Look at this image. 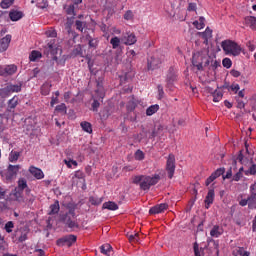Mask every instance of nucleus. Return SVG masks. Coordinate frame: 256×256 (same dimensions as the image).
<instances>
[{
	"label": "nucleus",
	"instance_id": "obj_20",
	"mask_svg": "<svg viewBox=\"0 0 256 256\" xmlns=\"http://www.w3.org/2000/svg\"><path fill=\"white\" fill-rule=\"evenodd\" d=\"M86 40L88 41L89 49H97V47H99L98 38H92L91 35H86Z\"/></svg>",
	"mask_w": 256,
	"mask_h": 256
},
{
	"label": "nucleus",
	"instance_id": "obj_31",
	"mask_svg": "<svg viewBox=\"0 0 256 256\" xmlns=\"http://www.w3.org/2000/svg\"><path fill=\"white\" fill-rule=\"evenodd\" d=\"M158 111H159V105L158 104H154V105L149 106L146 109V115L148 117H151V115H155V113H157Z\"/></svg>",
	"mask_w": 256,
	"mask_h": 256
},
{
	"label": "nucleus",
	"instance_id": "obj_35",
	"mask_svg": "<svg viewBox=\"0 0 256 256\" xmlns=\"http://www.w3.org/2000/svg\"><path fill=\"white\" fill-rule=\"evenodd\" d=\"M100 251H101V253H103V255L109 256V255H111L113 248L109 244H104L100 247Z\"/></svg>",
	"mask_w": 256,
	"mask_h": 256
},
{
	"label": "nucleus",
	"instance_id": "obj_21",
	"mask_svg": "<svg viewBox=\"0 0 256 256\" xmlns=\"http://www.w3.org/2000/svg\"><path fill=\"white\" fill-rule=\"evenodd\" d=\"M202 39H204V43H207L211 37H213V30L211 28L207 27L204 32L198 33Z\"/></svg>",
	"mask_w": 256,
	"mask_h": 256
},
{
	"label": "nucleus",
	"instance_id": "obj_5",
	"mask_svg": "<svg viewBox=\"0 0 256 256\" xmlns=\"http://www.w3.org/2000/svg\"><path fill=\"white\" fill-rule=\"evenodd\" d=\"M21 170V165L9 164L5 171L0 172L1 177L6 181H13L17 177V173Z\"/></svg>",
	"mask_w": 256,
	"mask_h": 256
},
{
	"label": "nucleus",
	"instance_id": "obj_10",
	"mask_svg": "<svg viewBox=\"0 0 256 256\" xmlns=\"http://www.w3.org/2000/svg\"><path fill=\"white\" fill-rule=\"evenodd\" d=\"M249 209H256V182L250 186Z\"/></svg>",
	"mask_w": 256,
	"mask_h": 256
},
{
	"label": "nucleus",
	"instance_id": "obj_30",
	"mask_svg": "<svg viewBox=\"0 0 256 256\" xmlns=\"http://www.w3.org/2000/svg\"><path fill=\"white\" fill-rule=\"evenodd\" d=\"M19 157H21V152H17V151H11L9 154V161L10 163H17V161H19Z\"/></svg>",
	"mask_w": 256,
	"mask_h": 256
},
{
	"label": "nucleus",
	"instance_id": "obj_24",
	"mask_svg": "<svg viewBox=\"0 0 256 256\" xmlns=\"http://www.w3.org/2000/svg\"><path fill=\"white\" fill-rule=\"evenodd\" d=\"M96 93V99H105V89L103 88V84L100 82H97V90Z\"/></svg>",
	"mask_w": 256,
	"mask_h": 256
},
{
	"label": "nucleus",
	"instance_id": "obj_41",
	"mask_svg": "<svg viewBox=\"0 0 256 256\" xmlns=\"http://www.w3.org/2000/svg\"><path fill=\"white\" fill-rule=\"evenodd\" d=\"M55 111L61 113V115H67V105H65V103L57 105Z\"/></svg>",
	"mask_w": 256,
	"mask_h": 256
},
{
	"label": "nucleus",
	"instance_id": "obj_32",
	"mask_svg": "<svg viewBox=\"0 0 256 256\" xmlns=\"http://www.w3.org/2000/svg\"><path fill=\"white\" fill-rule=\"evenodd\" d=\"M80 126L82 130L85 131V133H89V134L93 133V126L91 125V123L84 121V122H81Z\"/></svg>",
	"mask_w": 256,
	"mask_h": 256
},
{
	"label": "nucleus",
	"instance_id": "obj_8",
	"mask_svg": "<svg viewBox=\"0 0 256 256\" xmlns=\"http://www.w3.org/2000/svg\"><path fill=\"white\" fill-rule=\"evenodd\" d=\"M121 42L124 45H135L137 43V36L135 33L128 31L122 35Z\"/></svg>",
	"mask_w": 256,
	"mask_h": 256
},
{
	"label": "nucleus",
	"instance_id": "obj_58",
	"mask_svg": "<svg viewBox=\"0 0 256 256\" xmlns=\"http://www.w3.org/2000/svg\"><path fill=\"white\" fill-rule=\"evenodd\" d=\"M70 229H79V224H77V222L75 221H71L68 222V224H66Z\"/></svg>",
	"mask_w": 256,
	"mask_h": 256
},
{
	"label": "nucleus",
	"instance_id": "obj_9",
	"mask_svg": "<svg viewBox=\"0 0 256 256\" xmlns=\"http://www.w3.org/2000/svg\"><path fill=\"white\" fill-rule=\"evenodd\" d=\"M225 173V168H218L216 171H214L205 181L206 187H209L215 179H219L221 175Z\"/></svg>",
	"mask_w": 256,
	"mask_h": 256
},
{
	"label": "nucleus",
	"instance_id": "obj_37",
	"mask_svg": "<svg viewBox=\"0 0 256 256\" xmlns=\"http://www.w3.org/2000/svg\"><path fill=\"white\" fill-rule=\"evenodd\" d=\"M110 45H112V49H118L121 45V39L117 36H114L110 39Z\"/></svg>",
	"mask_w": 256,
	"mask_h": 256
},
{
	"label": "nucleus",
	"instance_id": "obj_52",
	"mask_svg": "<svg viewBox=\"0 0 256 256\" xmlns=\"http://www.w3.org/2000/svg\"><path fill=\"white\" fill-rule=\"evenodd\" d=\"M133 17H134L133 11L131 10H127L124 14L125 21H133Z\"/></svg>",
	"mask_w": 256,
	"mask_h": 256
},
{
	"label": "nucleus",
	"instance_id": "obj_16",
	"mask_svg": "<svg viewBox=\"0 0 256 256\" xmlns=\"http://www.w3.org/2000/svg\"><path fill=\"white\" fill-rule=\"evenodd\" d=\"M165 133V127L161 124H158L154 127L150 139H155V137H161Z\"/></svg>",
	"mask_w": 256,
	"mask_h": 256
},
{
	"label": "nucleus",
	"instance_id": "obj_45",
	"mask_svg": "<svg viewBox=\"0 0 256 256\" xmlns=\"http://www.w3.org/2000/svg\"><path fill=\"white\" fill-rule=\"evenodd\" d=\"M13 3H15V0H2L0 6L2 9H9Z\"/></svg>",
	"mask_w": 256,
	"mask_h": 256
},
{
	"label": "nucleus",
	"instance_id": "obj_43",
	"mask_svg": "<svg viewBox=\"0 0 256 256\" xmlns=\"http://www.w3.org/2000/svg\"><path fill=\"white\" fill-rule=\"evenodd\" d=\"M244 174L249 177V175H256V164H251L248 170L244 171Z\"/></svg>",
	"mask_w": 256,
	"mask_h": 256
},
{
	"label": "nucleus",
	"instance_id": "obj_25",
	"mask_svg": "<svg viewBox=\"0 0 256 256\" xmlns=\"http://www.w3.org/2000/svg\"><path fill=\"white\" fill-rule=\"evenodd\" d=\"M15 73H17V66H15V64L5 66L4 77L15 75Z\"/></svg>",
	"mask_w": 256,
	"mask_h": 256
},
{
	"label": "nucleus",
	"instance_id": "obj_47",
	"mask_svg": "<svg viewBox=\"0 0 256 256\" xmlns=\"http://www.w3.org/2000/svg\"><path fill=\"white\" fill-rule=\"evenodd\" d=\"M13 227H15V224L13 223V221H8L5 224V231H6V233H13Z\"/></svg>",
	"mask_w": 256,
	"mask_h": 256
},
{
	"label": "nucleus",
	"instance_id": "obj_46",
	"mask_svg": "<svg viewBox=\"0 0 256 256\" xmlns=\"http://www.w3.org/2000/svg\"><path fill=\"white\" fill-rule=\"evenodd\" d=\"M159 63L161 62L152 58V60L148 62V69H157L159 67Z\"/></svg>",
	"mask_w": 256,
	"mask_h": 256
},
{
	"label": "nucleus",
	"instance_id": "obj_44",
	"mask_svg": "<svg viewBox=\"0 0 256 256\" xmlns=\"http://www.w3.org/2000/svg\"><path fill=\"white\" fill-rule=\"evenodd\" d=\"M134 158L136 161H143L145 159V153L138 149L134 154Z\"/></svg>",
	"mask_w": 256,
	"mask_h": 256
},
{
	"label": "nucleus",
	"instance_id": "obj_49",
	"mask_svg": "<svg viewBox=\"0 0 256 256\" xmlns=\"http://www.w3.org/2000/svg\"><path fill=\"white\" fill-rule=\"evenodd\" d=\"M222 65L223 67H225L226 69H231V66L233 65V62L229 59V58H224L222 60Z\"/></svg>",
	"mask_w": 256,
	"mask_h": 256
},
{
	"label": "nucleus",
	"instance_id": "obj_64",
	"mask_svg": "<svg viewBox=\"0 0 256 256\" xmlns=\"http://www.w3.org/2000/svg\"><path fill=\"white\" fill-rule=\"evenodd\" d=\"M230 75H232V77H241V72H239V70H231Z\"/></svg>",
	"mask_w": 256,
	"mask_h": 256
},
{
	"label": "nucleus",
	"instance_id": "obj_6",
	"mask_svg": "<svg viewBox=\"0 0 256 256\" xmlns=\"http://www.w3.org/2000/svg\"><path fill=\"white\" fill-rule=\"evenodd\" d=\"M77 241V236L73 235V234H70V235H67V236H64L62 238H59L57 240V245L59 247H71V245H73V243H76Z\"/></svg>",
	"mask_w": 256,
	"mask_h": 256
},
{
	"label": "nucleus",
	"instance_id": "obj_50",
	"mask_svg": "<svg viewBox=\"0 0 256 256\" xmlns=\"http://www.w3.org/2000/svg\"><path fill=\"white\" fill-rule=\"evenodd\" d=\"M73 181L75 179H85V173H83V171L81 170H77L74 174V176L72 177Z\"/></svg>",
	"mask_w": 256,
	"mask_h": 256
},
{
	"label": "nucleus",
	"instance_id": "obj_22",
	"mask_svg": "<svg viewBox=\"0 0 256 256\" xmlns=\"http://www.w3.org/2000/svg\"><path fill=\"white\" fill-rule=\"evenodd\" d=\"M9 17L12 21H20V19H23L24 14L23 12L18 10H11L9 12Z\"/></svg>",
	"mask_w": 256,
	"mask_h": 256
},
{
	"label": "nucleus",
	"instance_id": "obj_3",
	"mask_svg": "<svg viewBox=\"0 0 256 256\" xmlns=\"http://www.w3.org/2000/svg\"><path fill=\"white\" fill-rule=\"evenodd\" d=\"M221 47L225 53V55H233V57H237L241 55V46L231 40H224L221 43Z\"/></svg>",
	"mask_w": 256,
	"mask_h": 256
},
{
	"label": "nucleus",
	"instance_id": "obj_48",
	"mask_svg": "<svg viewBox=\"0 0 256 256\" xmlns=\"http://www.w3.org/2000/svg\"><path fill=\"white\" fill-rule=\"evenodd\" d=\"M237 255H239V256H250L251 252L246 251L245 248H243V247H239L237 249Z\"/></svg>",
	"mask_w": 256,
	"mask_h": 256
},
{
	"label": "nucleus",
	"instance_id": "obj_29",
	"mask_svg": "<svg viewBox=\"0 0 256 256\" xmlns=\"http://www.w3.org/2000/svg\"><path fill=\"white\" fill-rule=\"evenodd\" d=\"M193 25L198 30L205 29V17L200 16L198 20L193 22Z\"/></svg>",
	"mask_w": 256,
	"mask_h": 256
},
{
	"label": "nucleus",
	"instance_id": "obj_17",
	"mask_svg": "<svg viewBox=\"0 0 256 256\" xmlns=\"http://www.w3.org/2000/svg\"><path fill=\"white\" fill-rule=\"evenodd\" d=\"M10 197L13 201H17L18 203H23V191L15 188L11 193Z\"/></svg>",
	"mask_w": 256,
	"mask_h": 256
},
{
	"label": "nucleus",
	"instance_id": "obj_40",
	"mask_svg": "<svg viewBox=\"0 0 256 256\" xmlns=\"http://www.w3.org/2000/svg\"><path fill=\"white\" fill-rule=\"evenodd\" d=\"M28 185H27V180H25V178H20L18 180V187L16 189H18L19 191H25V189H27Z\"/></svg>",
	"mask_w": 256,
	"mask_h": 256
},
{
	"label": "nucleus",
	"instance_id": "obj_1",
	"mask_svg": "<svg viewBox=\"0 0 256 256\" xmlns=\"http://www.w3.org/2000/svg\"><path fill=\"white\" fill-rule=\"evenodd\" d=\"M46 37H50L51 39L48 40L47 44L44 46V55L48 57V59H52V61H56V63H59V58L57 55L59 53H63V50L61 49V46H59V43H57V31L54 29H50L46 31Z\"/></svg>",
	"mask_w": 256,
	"mask_h": 256
},
{
	"label": "nucleus",
	"instance_id": "obj_59",
	"mask_svg": "<svg viewBox=\"0 0 256 256\" xmlns=\"http://www.w3.org/2000/svg\"><path fill=\"white\" fill-rule=\"evenodd\" d=\"M75 209H76L75 206L70 207L66 215H68L69 217L75 218Z\"/></svg>",
	"mask_w": 256,
	"mask_h": 256
},
{
	"label": "nucleus",
	"instance_id": "obj_62",
	"mask_svg": "<svg viewBox=\"0 0 256 256\" xmlns=\"http://www.w3.org/2000/svg\"><path fill=\"white\" fill-rule=\"evenodd\" d=\"M230 89H231V91H234V93H238L239 89H240L239 84H232L230 86Z\"/></svg>",
	"mask_w": 256,
	"mask_h": 256
},
{
	"label": "nucleus",
	"instance_id": "obj_23",
	"mask_svg": "<svg viewBox=\"0 0 256 256\" xmlns=\"http://www.w3.org/2000/svg\"><path fill=\"white\" fill-rule=\"evenodd\" d=\"M74 25H75L76 31H80V33H85V31H87L86 21L76 20Z\"/></svg>",
	"mask_w": 256,
	"mask_h": 256
},
{
	"label": "nucleus",
	"instance_id": "obj_2",
	"mask_svg": "<svg viewBox=\"0 0 256 256\" xmlns=\"http://www.w3.org/2000/svg\"><path fill=\"white\" fill-rule=\"evenodd\" d=\"M161 181V174L149 175H137L132 177V183L139 185L142 191H149L151 187L157 185Z\"/></svg>",
	"mask_w": 256,
	"mask_h": 256
},
{
	"label": "nucleus",
	"instance_id": "obj_36",
	"mask_svg": "<svg viewBox=\"0 0 256 256\" xmlns=\"http://www.w3.org/2000/svg\"><path fill=\"white\" fill-rule=\"evenodd\" d=\"M42 57H43V54H41V52L37 50H33L29 55L30 61H33V62H35L37 59H41Z\"/></svg>",
	"mask_w": 256,
	"mask_h": 256
},
{
	"label": "nucleus",
	"instance_id": "obj_56",
	"mask_svg": "<svg viewBox=\"0 0 256 256\" xmlns=\"http://www.w3.org/2000/svg\"><path fill=\"white\" fill-rule=\"evenodd\" d=\"M126 55H127L128 59H133V57H135V55H137V53L135 52V50L127 48Z\"/></svg>",
	"mask_w": 256,
	"mask_h": 256
},
{
	"label": "nucleus",
	"instance_id": "obj_42",
	"mask_svg": "<svg viewBox=\"0 0 256 256\" xmlns=\"http://www.w3.org/2000/svg\"><path fill=\"white\" fill-rule=\"evenodd\" d=\"M9 95H11L9 86H6V87L0 89V97H2V99L9 97Z\"/></svg>",
	"mask_w": 256,
	"mask_h": 256
},
{
	"label": "nucleus",
	"instance_id": "obj_38",
	"mask_svg": "<svg viewBox=\"0 0 256 256\" xmlns=\"http://www.w3.org/2000/svg\"><path fill=\"white\" fill-rule=\"evenodd\" d=\"M10 93H21V84H10L7 85Z\"/></svg>",
	"mask_w": 256,
	"mask_h": 256
},
{
	"label": "nucleus",
	"instance_id": "obj_19",
	"mask_svg": "<svg viewBox=\"0 0 256 256\" xmlns=\"http://www.w3.org/2000/svg\"><path fill=\"white\" fill-rule=\"evenodd\" d=\"M244 24L246 27H250L252 31H256V17L255 16H247L244 18Z\"/></svg>",
	"mask_w": 256,
	"mask_h": 256
},
{
	"label": "nucleus",
	"instance_id": "obj_28",
	"mask_svg": "<svg viewBox=\"0 0 256 256\" xmlns=\"http://www.w3.org/2000/svg\"><path fill=\"white\" fill-rule=\"evenodd\" d=\"M49 209L50 211L48 212V215H57V213H59L61 209L58 200H56L52 205H50Z\"/></svg>",
	"mask_w": 256,
	"mask_h": 256
},
{
	"label": "nucleus",
	"instance_id": "obj_61",
	"mask_svg": "<svg viewBox=\"0 0 256 256\" xmlns=\"http://www.w3.org/2000/svg\"><path fill=\"white\" fill-rule=\"evenodd\" d=\"M239 205L240 207H246V205H248L249 208V198L240 200Z\"/></svg>",
	"mask_w": 256,
	"mask_h": 256
},
{
	"label": "nucleus",
	"instance_id": "obj_13",
	"mask_svg": "<svg viewBox=\"0 0 256 256\" xmlns=\"http://www.w3.org/2000/svg\"><path fill=\"white\" fill-rule=\"evenodd\" d=\"M214 201H215V190L213 188H210L204 200L205 209H209V207L213 205Z\"/></svg>",
	"mask_w": 256,
	"mask_h": 256
},
{
	"label": "nucleus",
	"instance_id": "obj_11",
	"mask_svg": "<svg viewBox=\"0 0 256 256\" xmlns=\"http://www.w3.org/2000/svg\"><path fill=\"white\" fill-rule=\"evenodd\" d=\"M175 81H177V72H175V68L170 67L166 75V87H172Z\"/></svg>",
	"mask_w": 256,
	"mask_h": 256
},
{
	"label": "nucleus",
	"instance_id": "obj_7",
	"mask_svg": "<svg viewBox=\"0 0 256 256\" xmlns=\"http://www.w3.org/2000/svg\"><path fill=\"white\" fill-rule=\"evenodd\" d=\"M166 171L168 173V177L173 179V175H175V155L169 154L166 161Z\"/></svg>",
	"mask_w": 256,
	"mask_h": 256
},
{
	"label": "nucleus",
	"instance_id": "obj_15",
	"mask_svg": "<svg viewBox=\"0 0 256 256\" xmlns=\"http://www.w3.org/2000/svg\"><path fill=\"white\" fill-rule=\"evenodd\" d=\"M28 171L33 175V177H35V179L40 180L45 178V173H43V170H41L40 168L30 166Z\"/></svg>",
	"mask_w": 256,
	"mask_h": 256
},
{
	"label": "nucleus",
	"instance_id": "obj_54",
	"mask_svg": "<svg viewBox=\"0 0 256 256\" xmlns=\"http://www.w3.org/2000/svg\"><path fill=\"white\" fill-rule=\"evenodd\" d=\"M128 239H129L130 243H139V234L136 233L134 235H130L128 237Z\"/></svg>",
	"mask_w": 256,
	"mask_h": 256
},
{
	"label": "nucleus",
	"instance_id": "obj_51",
	"mask_svg": "<svg viewBox=\"0 0 256 256\" xmlns=\"http://www.w3.org/2000/svg\"><path fill=\"white\" fill-rule=\"evenodd\" d=\"M72 54L75 56V57H83V49L80 47V46H78V47H76L74 50H73V52H72Z\"/></svg>",
	"mask_w": 256,
	"mask_h": 256
},
{
	"label": "nucleus",
	"instance_id": "obj_60",
	"mask_svg": "<svg viewBox=\"0 0 256 256\" xmlns=\"http://www.w3.org/2000/svg\"><path fill=\"white\" fill-rule=\"evenodd\" d=\"M158 95L160 99H163L164 95H165V91L163 90V86L162 85H158Z\"/></svg>",
	"mask_w": 256,
	"mask_h": 256
},
{
	"label": "nucleus",
	"instance_id": "obj_33",
	"mask_svg": "<svg viewBox=\"0 0 256 256\" xmlns=\"http://www.w3.org/2000/svg\"><path fill=\"white\" fill-rule=\"evenodd\" d=\"M89 203H91V205H94V206L101 205L103 203V197L90 196Z\"/></svg>",
	"mask_w": 256,
	"mask_h": 256
},
{
	"label": "nucleus",
	"instance_id": "obj_63",
	"mask_svg": "<svg viewBox=\"0 0 256 256\" xmlns=\"http://www.w3.org/2000/svg\"><path fill=\"white\" fill-rule=\"evenodd\" d=\"M188 11H197V4L196 3H189Z\"/></svg>",
	"mask_w": 256,
	"mask_h": 256
},
{
	"label": "nucleus",
	"instance_id": "obj_34",
	"mask_svg": "<svg viewBox=\"0 0 256 256\" xmlns=\"http://www.w3.org/2000/svg\"><path fill=\"white\" fill-rule=\"evenodd\" d=\"M211 95L213 97V102L214 103H219V101H221V99H223V92L215 90L213 92H211Z\"/></svg>",
	"mask_w": 256,
	"mask_h": 256
},
{
	"label": "nucleus",
	"instance_id": "obj_18",
	"mask_svg": "<svg viewBox=\"0 0 256 256\" xmlns=\"http://www.w3.org/2000/svg\"><path fill=\"white\" fill-rule=\"evenodd\" d=\"M19 105V98L14 96L8 101L7 111L8 113H15V108Z\"/></svg>",
	"mask_w": 256,
	"mask_h": 256
},
{
	"label": "nucleus",
	"instance_id": "obj_55",
	"mask_svg": "<svg viewBox=\"0 0 256 256\" xmlns=\"http://www.w3.org/2000/svg\"><path fill=\"white\" fill-rule=\"evenodd\" d=\"M100 106H101V103H99V100L95 98L92 103V111H98Z\"/></svg>",
	"mask_w": 256,
	"mask_h": 256
},
{
	"label": "nucleus",
	"instance_id": "obj_53",
	"mask_svg": "<svg viewBox=\"0 0 256 256\" xmlns=\"http://www.w3.org/2000/svg\"><path fill=\"white\" fill-rule=\"evenodd\" d=\"M193 249H194L195 256H201V252L203 251V249L199 248V244H197V242L194 243Z\"/></svg>",
	"mask_w": 256,
	"mask_h": 256
},
{
	"label": "nucleus",
	"instance_id": "obj_57",
	"mask_svg": "<svg viewBox=\"0 0 256 256\" xmlns=\"http://www.w3.org/2000/svg\"><path fill=\"white\" fill-rule=\"evenodd\" d=\"M241 179H243V173H241V172H237V173L232 177V181H241Z\"/></svg>",
	"mask_w": 256,
	"mask_h": 256
},
{
	"label": "nucleus",
	"instance_id": "obj_26",
	"mask_svg": "<svg viewBox=\"0 0 256 256\" xmlns=\"http://www.w3.org/2000/svg\"><path fill=\"white\" fill-rule=\"evenodd\" d=\"M211 237H221L223 235V228H221L219 225L213 226V228L210 231Z\"/></svg>",
	"mask_w": 256,
	"mask_h": 256
},
{
	"label": "nucleus",
	"instance_id": "obj_12",
	"mask_svg": "<svg viewBox=\"0 0 256 256\" xmlns=\"http://www.w3.org/2000/svg\"><path fill=\"white\" fill-rule=\"evenodd\" d=\"M168 209H169L168 203H161L150 208L149 213L150 215H159V213H164Z\"/></svg>",
	"mask_w": 256,
	"mask_h": 256
},
{
	"label": "nucleus",
	"instance_id": "obj_39",
	"mask_svg": "<svg viewBox=\"0 0 256 256\" xmlns=\"http://www.w3.org/2000/svg\"><path fill=\"white\" fill-rule=\"evenodd\" d=\"M51 87H52V85L49 83L43 84L41 87V94L44 96L49 95L51 93Z\"/></svg>",
	"mask_w": 256,
	"mask_h": 256
},
{
	"label": "nucleus",
	"instance_id": "obj_14",
	"mask_svg": "<svg viewBox=\"0 0 256 256\" xmlns=\"http://www.w3.org/2000/svg\"><path fill=\"white\" fill-rule=\"evenodd\" d=\"M11 43V35L7 34L5 37L0 39V53H5L9 49Z\"/></svg>",
	"mask_w": 256,
	"mask_h": 256
},
{
	"label": "nucleus",
	"instance_id": "obj_27",
	"mask_svg": "<svg viewBox=\"0 0 256 256\" xmlns=\"http://www.w3.org/2000/svg\"><path fill=\"white\" fill-rule=\"evenodd\" d=\"M102 209H108V211H117L119 206L113 201H108L103 204Z\"/></svg>",
	"mask_w": 256,
	"mask_h": 256
},
{
	"label": "nucleus",
	"instance_id": "obj_4",
	"mask_svg": "<svg viewBox=\"0 0 256 256\" xmlns=\"http://www.w3.org/2000/svg\"><path fill=\"white\" fill-rule=\"evenodd\" d=\"M192 64L198 71H203V67L209 65V58L203 52H196L192 56Z\"/></svg>",
	"mask_w": 256,
	"mask_h": 256
}]
</instances>
